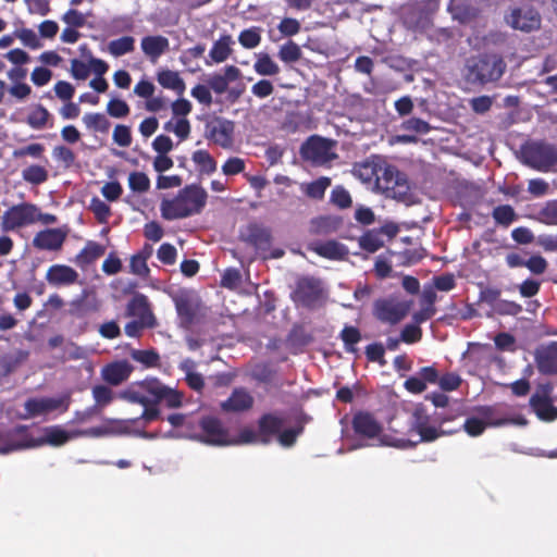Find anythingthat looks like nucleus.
<instances>
[{"label": "nucleus", "mask_w": 557, "mask_h": 557, "mask_svg": "<svg viewBox=\"0 0 557 557\" xmlns=\"http://www.w3.org/2000/svg\"><path fill=\"white\" fill-rule=\"evenodd\" d=\"M208 194L197 184L186 185L173 199H163L160 205L164 220L173 221L199 214L207 203Z\"/></svg>", "instance_id": "f257e3e1"}, {"label": "nucleus", "mask_w": 557, "mask_h": 557, "mask_svg": "<svg viewBox=\"0 0 557 557\" xmlns=\"http://www.w3.org/2000/svg\"><path fill=\"white\" fill-rule=\"evenodd\" d=\"M351 429L359 440H379L383 446L395 448H412L416 443L407 438H397L383 433V425L374 413L367 410H358L352 414Z\"/></svg>", "instance_id": "f03ea898"}, {"label": "nucleus", "mask_w": 557, "mask_h": 557, "mask_svg": "<svg viewBox=\"0 0 557 557\" xmlns=\"http://www.w3.org/2000/svg\"><path fill=\"white\" fill-rule=\"evenodd\" d=\"M506 70V63L497 54H481L472 57L467 62V81L484 85L498 81Z\"/></svg>", "instance_id": "7ed1b4c3"}, {"label": "nucleus", "mask_w": 557, "mask_h": 557, "mask_svg": "<svg viewBox=\"0 0 557 557\" xmlns=\"http://www.w3.org/2000/svg\"><path fill=\"white\" fill-rule=\"evenodd\" d=\"M523 163L540 172H549L557 165V146L535 140L521 147Z\"/></svg>", "instance_id": "20e7f679"}, {"label": "nucleus", "mask_w": 557, "mask_h": 557, "mask_svg": "<svg viewBox=\"0 0 557 557\" xmlns=\"http://www.w3.org/2000/svg\"><path fill=\"white\" fill-rule=\"evenodd\" d=\"M120 397L128 403L144 406L141 414L135 418L139 419V428L145 429L148 423L160 418L158 403H154L153 397L144 391L141 381L132 383L120 394Z\"/></svg>", "instance_id": "39448f33"}, {"label": "nucleus", "mask_w": 557, "mask_h": 557, "mask_svg": "<svg viewBox=\"0 0 557 557\" xmlns=\"http://www.w3.org/2000/svg\"><path fill=\"white\" fill-rule=\"evenodd\" d=\"M377 190L387 198L407 200L410 194V184L405 173L395 165L386 163L385 170L379 178Z\"/></svg>", "instance_id": "423d86ee"}, {"label": "nucleus", "mask_w": 557, "mask_h": 557, "mask_svg": "<svg viewBox=\"0 0 557 557\" xmlns=\"http://www.w3.org/2000/svg\"><path fill=\"white\" fill-rule=\"evenodd\" d=\"M334 146V140L313 135L301 145L300 156L314 165H324L337 158Z\"/></svg>", "instance_id": "0eeeda50"}, {"label": "nucleus", "mask_w": 557, "mask_h": 557, "mask_svg": "<svg viewBox=\"0 0 557 557\" xmlns=\"http://www.w3.org/2000/svg\"><path fill=\"white\" fill-rule=\"evenodd\" d=\"M200 433L191 434L189 438L214 446L233 444L230 434L222 421L212 416H205L199 420Z\"/></svg>", "instance_id": "6e6552de"}, {"label": "nucleus", "mask_w": 557, "mask_h": 557, "mask_svg": "<svg viewBox=\"0 0 557 557\" xmlns=\"http://www.w3.org/2000/svg\"><path fill=\"white\" fill-rule=\"evenodd\" d=\"M38 220V207L30 202L14 205L3 212L1 228L3 232L32 225Z\"/></svg>", "instance_id": "1a4fd4ad"}, {"label": "nucleus", "mask_w": 557, "mask_h": 557, "mask_svg": "<svg viewBox=\"0 0 557 557\" xmlns=\"http://www.w3.org/2000/svg\"><path fill=\"white\" fill-rule=\"evenodd\" d=\"M2 434L4 455L28 448L40 447V442L32 435L30 426L28 425L17 424L3 431Z\"/></svg>", "instance_id": "9d476101"}, {"label": "nucleus", "mask_w": 557, "mask_h": 557, "mask_svg": "<svg viewBox=\"0 0 557 557\" xmlns=\"http://www.w3.org/2000/svg\"><path fill=\"white\" fill-rule=\"evenodd\" d=\"M410 306L411 302L406 300L379 299L374 304V315L379 321L394 325L409 313Z\"/></svg>", "instance_id": "9b49d317"}, {"label": "nucleus", "mask_w": 557, "mask_h": 557, "mask_svg": "<svg viewBox=\"0 0 557 557\" xmlns=\"http://www.w3.org/2000/svg\"><path fill=\"white\" fill-rule=\"evenodd\" d=\"M144 391L153 397V401L164 403L169 408H178L183 404V394L164 385L156 377H147L141 381Z\"/></svg>", "instance_id": "f8f14e48"}, {"label": "nucleus", "mask_w": 557, "mask_h": 557, "mask_svg": "<svg viewBox=\"0 0 557 557\" xmlns=\"http://www.w3.org/2000/svg\"><path fill=\"white\" fill-rule=\"evenodd\" d=\"M506 23L513 29L530 33L540 28L541 15L530 5L511 8L505 15Z\"/></svg>", "instance_id": "ddd939ff"}, {"label": "nucleus", "mask_w": 557, "mask_h": 557, "mask_svg": "<svg viewBox=\"0 0 557 557\" xmlns=\"http://www.w3.org/2000/svg\"><path fill=\"white\" fill-rule=\"evenodd\" d=\"M323 296V289L319 280L313 277H302L293 292V300L306 308H314Z\"/></svg>", "instance_id": "4468645a"}, {"label": "nucleus", "mask_w": 557, "mask_h": 557, "mask_svg": "<svg viewBox=\"0 0 557 557\" xmlns=\"http://www.w3.org/2000/svg\"><path fill=\"white\" fill-rule=\"evenodd\" d=\"M386 161L381 157L372 156L367 160L354 165V175L366 184H373L377 189L379 178L385 170Z\"/></svg>", "instance_id": "2eb2a0df"}, {"label": "nucleus", "mask_w": 557, "mask_h": 557, "mask_svg": "<svg viewBox=\"0 0 557 557\" xmlns=\"http://www.w3.org/2000/svg\"><path fill=\"white\" fill-rule=\"evenodd\" d=\"M534 361L541 374L557 375V341L536 347Z\"/></svg>", "instance_id": "dca6fc26"}, {"label": "nucleus", "mask_w": 557, "mask_h": 557, "mask_svg": "<svg viewBox=\"0 0 557 557\" xmlns=\"http://www.w3.org/2000/svg\"><path fill=\"white\" fill-rule=\"evenodd\" d=\"M127 315L135 317L137 321L146 325L148 329L157 326V319L151 310L148 297L137 293L127 304Z\"/></svg>", "instance_id": "f3484780"}, {"label": "nucleus", "mask_w": 557, "mask_h": 557, "mask_svg": "<svg viewBox=\"0 0 557 557\" xmlns=\"http://www.w3.org/2000/svg\"><path fill=\"white\" fill-rule=\"evenodd\" d=\"M234 123L225 119H216L206 125V137L222 148L233 145Z\"/></svg>", "instance_id": "a211bd4d"}, {"label": "nucleus", "mask_w": 557, "mask_h": 557, "mask_svg": "<svg viewBox=\"0 0 557 557\" xmlns=\"http://www.w3.org/2000/svg\"><path fill=\"white\" fill-rule=\"evenodd\" d=\"M110 435H134L146 440L156 438L157 435L139 428V419H110L108 418Z\"/></svg>", "instance_id": "6ab92c4d"}, {"label": "nucleus", "mask_w": 557, "mask_h": 557, "mask_svg": "<svg viewBox=\"0 0 557 557\" xmlns=\"http://www.w3.org/2000/svg\"><path fill=\"white\" fill-rule=\"evenodd\" d=\"M175 309L182 327L189 330L198 313V304L186 293L174 298Z\"/></svg>", "instance_id": "aec40b11"}, {"label": "nucleus", "mask_w": 557, "mask_h": 557, "mask_svg": "<svg viewBox=\"0 0 557 557\" xmlns=\"http://www.w3.org/2000/svg\"><path fill=\"white\" fill-rule=\"evenodd\" d=\"M307 249L329 260H343L348 255V248L334 239L309 243Z\"/></svg>", "instance_id": "412c9836"}, {"label": "nucleus", "mask_w": 557, "mask_h": 557, "mask_svg": "<svg viewBox=\"0 0 557 557\" xmlns=\"http://www.w3.org/2000/svg\"><path fill=\"white\" fill-rule=\"evenodd\" d=\"M66 233L61 228H47L38 232L34 239L33 246L39 250H59L65 242Z\"/></svg>", "instance_id": "4be33fe9"}, {"label": "nucleus", "mask_w": 557, "mask_h": 557, "mask_svg": "<svg viewBox=\"0 0 557 557\" xmlns=\"http://www.w3.org/2000/svg\"><path fill=\"white\" fill-rule=\"evenodd\" d=\"M100 309V301L92 294L83 292L81 296L70 302L69 314L77 319H84L88 315L98 312Z\"/></svg>", "instance_id": "5701e85b"}, {"label": "nucleus", "mask_w": 557, "mask_h": 557, "mask_svg": "<svg viewBox=\"0 0 557 557\" xmlns=\"http://www.w3.org/2000/svg\"><path fill=\"white\" fill-rule=\"evenodd\" d=\"M284 425V419L276 413H263L258 420L259 442L269 444Z\"/></svg>", "instance_id": "b1692460"}, {"label": "nucleus", "mask_w": 557, "mask_h": 557, "mask_svg": "<svg viewBox=\"0 0 557 557\" xmlns=\"http://www.w3.org/2000/svg\"><path fill=\"white\" fill-rule=\"evenodd\" d=\"M403 18L405 25L412 30L423 32L432 24L430 12L418 4L407 7Z\"/></svg>", "instance_id": "393cba45"}, {"label": "nucleus", "mask_w": 557, "mask_h": 557, "mask_svg": "<svg viewBox=\"0 0 557 557\" xmlns=\"http://www.w3.org/2000/svg\"><path fill=\"white\" fill-rule=\"evenodd\" d=\"M253 397L244 387L235 388L230 397L221 403V409L225 412H244L253 406Z\"/></svg>", "instance_id": "a878e982"}, {"label": "nucleus", "mask_w": 557, "mask_h": 557, "mask_svg": "<svg viewBox=\"0 0 557 557\" xmlns=\"http://www.w3.org/2000/svg\"><path fill=\"white\" fill-rule=\"evenodd\" d=\"M46 281L52 286H69L78 281V273L70 265L53 264L47 270Z\"/></svg>", "instance_id": "bb28decb"}, {"label": "nucleus", "mask_w": 557, "mask_h": 557, "mask_svg": "<svg viewBox=\"0 0 557 557\" xmlns=\"http://www.w3.org/2000/svg\"><path fill=\"white\" fill-rule=\"evenodd\" d=\"M343 225V219L334 214L319 215L310 221L309 232L312 235L325 236L336 233Z\"/></svg>", "instance_id": "cd10ccee"}, {"label": "nucleus", "mask_w": 557, "mask_h": 557, "mask_svg": "<svg viewBox=\"0 0 557 557\" xmlns=\"http://www.w3.org/2000/svg\"><path fill=\"white\" fill-rule=\"evenodd\" d=\"M133 372V367L126 360L115 361L103 367L102 379L113 385H120L126 381Z\"/></svg>", "instance_id": "c85d7f7f"}, {"label": "nucleus", "mask_w": 557, "mask_h": 557, "mask_svg": "<svg viewBox=\"0 0 557 557\" xmlns=\"http://www.w3.org/2000/svg\"><path fill=\"white\" fill-rule=\"evenodd\" d=\"M141 50L151 61L158 60L169 50V39L162 35L146 36L140 42Z\"/></svg>", "instance_id": "c756f323"}, {"label": "nucleus", "mask_w": 557, "mask_h": 557, "mask_svg": "<svg viewBox=\"0 0 557 557\" xmlns=\"http://www.w3.org/2000/svg\"><path fill=\"white\" fill-rule=\"evenodd\" d=\"M44 433L45 435L42 437L37 438V441L40 442V446L45 444L51 446H62L69 441L77 438V435H75V430L66 431L60 425L47 426L44 429Z\"/></svg>", "instance_id": "7c9ffc66"}, {"label": "nucleus", "mask_w": 557, "mask_h": 557, "mask_svg": "<svg viewBox=\"0 0 557 557\" xmlns=\"http://www.w3.org/2000/svg\"><path fill=\"white\" fill-rule=\"evenodd\" d=\"M530 405L536 416L544 421H554L557 419V408L553 405L547 395L534 394L530 398Z\"/></svg>", "instance_id": "2f4dec72"}, {"label": "nucleus", "mask_w": 557, "mask_h": 557, "mask_svg": "<svg viewBox=\"0 0 557 557\" xmlns=\"http://www.w3.org/2000/svg\"><path fill=\"white\" fill-rule=\"evenodd\" d=\"M400 128L403 131L410 132L411 134L400 135L398 137L399 141L411 144L417 143V134H428L431 131V125L420 117H410L403 121Z\"/></svg>", "instance_id": "473e14b6"}, {"label": "nucleus", "mask_w": 557, "mask_h": 557, "mask_svg": "<svg viewBox=\"0 0 557 557\" xmlns=\"http://www.w3.org/2000/svg\"><path fill=\"white\" fill-rule=\"evenodd\" d=\"M247 243L260 250H267L271 246L272 235L270 230L258 224H250L247 227Z\"/></svg>", "instance_id": "72a5a7b5"}, {"label": "nucleus", "mask_w": 557, "mask_h": 557, "mask_svg": "<svg viewBox=\"0 0 557 557\" xmlns=\"http://www.w3.org/2000/svg\"><path fill=\"white\" fill-rule=\"evenodd\" d=\"M234 40L231 35H221L212 45L209 57L214 63H222L228 59L232 53V45Z\"/></svg>", "instance_id": "f704fd0d"}, {"label": "nucleus", "mask_w": 557, "mask_h": 557, "mask_svg": "<svg viewBox=\"0 0 557 557\" xmlns=\"http://www.w3.org/2000/svg\"><path fill=\"white\" fill-rule=\"evenodd\" d=\"M330 186L331 178L327 176H320L319 178L312 182L301 183L300 190L310 199L322 200L324 198L326 189Z\"/></svg>", "instance_id": "c9c22d12"}, {"label": "nucleus", "mask_w": 557, "mask_h": 557, "mask_svg": "<svg viewBox=\"0 0 557 557\" xmlns=\"http://www.w3.org/2000/svg\"><path fill=\"white\" fill-rule=\"evenodd\" d=\"M104 252L106 248L102 245L89 240L86 246L76 255L75 263L79 267L88 265L103 256Z\"/></svg>", "instance_id": "e433bc0d"}, {"label": "nucleus", "mask_w": 557, "mask_h": 557, "mask_svg": "<svg viewBox=\"0 0 557 557\" xmlns=\"http://www.w3.org/2000/svg\"><path fill=\"white\" fill-rule=\"evenodd\" d=\"M158 83L166 89L182 95L185 90V83L177 72L171 70H161L157 74Z\"/></svg>", "instance_id": "4c0bfd02"}, {"label": "nucleus", "mask_w": 557, "mask_h": 557, "mask_svg": "<svg viewBox=\"0 0 557 557\" xmlns=\"http://www.w3.org/2000/svg\"><path fill=\"white\" fill-rule=\"evenodd\" d=\"M26 357L27 352L23 351L0 355V379L7 377L13 373Z\"/></svg>", "instance_id": "58836bf2"}, {"label": "nucleus", "mask_w": 557, "mask_h": 557, "mask_svg": "<svg viewBox=\"0 0 557 557\" xmlns=\"http://www.w3.org/2000/svg\"><path fill=\"white\" fill-rule=\"evenodd\" d=\"M359 246L367 252L373 253L384 246V238L376 228L368 230L360 236Z\"/></svg>", "instance_id": "ea45409f"}, {"label": "nucleus", "mask_w": 557, "mask_h": 557, "mask_svg": "<svg viewBox=\"0 0 557 557\" xmlns=\"http://www.w3.org/2000/svg\"><path fill=\"white\" fill-rule=\"evenodd\" d=\"M135 49V38L132 36H122L117 39L111 40L108 44V52L117 58L133 52Z\"/></svg>", "instance_id": "a19ab883"}, {"label": "nucleus", "mask_w": 557, "mask_h": 557, "mask_svg": "<svg viewBox=\"0 0 557 557\" xmlns=\"http://www.w3.org/2000/svg\"><path fill=\"white\" fill-rule=\"evenodd\" d=\"M339 338L343 341L347 352L356 354L358 351L356 345L361 341V332L356 326L346 325L341 331Z\"/></svg>", "instance_id": "79ce46f5"}, {"label": "nucleus", "mask_w": 557, "mask_h": 557, "mask_svg": "<svg viewBox=\"0 0 557 557\" xmlns=\"http://www.w3.org/2000/svg\"><path fill=\"white\" fill-rule=\"evenodd\" d=\"M50 112L42 106L36 104L26 117V123L34 129H42L47 126Z\"/></svg>", "instance_id": "37998d69"}, {"label": "nucleus", "mask_w": 557, "mask_h": 557, "mask_svg": "<svg viewBox=\"0 0 557 557\" xmlns=\"http://www.w3.org/2000/svg\"><path fill=\"white\" fill-rule=\"evenodd\" d=\"M191 160L203 174H212L216 171V161L207 150H196L191 156Z\"/></svg>", "instance_id": "c03bdc74"}, {"label": "nucleus", "mask_w": 557, "mask_h": 557, "mask_svg": "<svg viewBox=\"0 0 557 557\" xmlns=\"http://www.w3.org/2000/svg\"><path fill=\"white\" fill-rule=\"evenodd\" d=\"M86 127L95 132L108 133L111 126L110 121L103 113H86L83 116Z\"/></svg>", "instance_id": "a18cd8bd"}, {"label": "nucleus", "mask_w": 557, "mask_h": 557, "mask_svg": "<svg viewBox=\"0 0 557 557\" xmlns=\"http://www.w3.org/2000/svg\"><path fill=\"white\" fill-rule=\"evenodd\" d=\"M255 71L262 76H273L280 73L278 65L271 59L268 53H261L255 65Z\"/></svg>", "instance_id": "49530a36"}, {"label": "nucleus", "mask_w": 557, "mask_h": 557, "mask_svg": "<svg viewBox=\"0 0 557 557\" xmlns=\"http://www.w3.org/2000/svg\"><path fill=\"white\" fill-rule=\"evenodd\" d=\"M25 182L33 185H40L48 180V171L38 164H32L22 171Z\"/></svg>", "instance_id": "de8ad7c7"}, {"label": "nucleus", "mask_w": 557, "mask_h": 557, "mask_svg": "<svg viewBox=\"0 0 557 557\" xmlns=\"http://www.w3.org/2000/svg\"><path fill=\"white\" fill-rule=\"evenodd\" d=\"M475 410L481 420L486 423V426H498L507 422L505 418L498 414L497 408L494 406H480Z\"/></svg>", "instance_id": "09e8293b"}, {"label": "nucleus", "mask_w": 557, "mask_h": 557, "mask_svg": "<svg viewBox=\"0 0 557 557\" xmlns=\"http://www.w3.org/2000/svg\"><path fill=\"white\" fill-rule=\"evenodd\" d=\"M277 55L285 63H294L301 59L302 52L296 42L288 40L280 47Z\"/></svg>", "instance_id": "8fccbe9b"}, {"label": "nucleus", "mask_w": 557, "mask_h": 557, "mask_svg": "<svg viewBox=\"0 0 557 557\" xmlns=\"http://www.w3.org/2000/svg\"><path fill=\"white\" fill-rule=\"evenodd\" d=\"M150 256V251H140L132 256L129 261L131 272L135 275L146 277L149 274V268L147 265V259Z\"/></svg>", "instance_id": "3c124183"}, {"label": "nucleus", "mask_w": 557, "mask_h": 557, "mask_svg": "<svg viewBox=\"0 0 557 557\" xmlns=\"http://www.w3.org/2000/svg\"><path fill=\"white\" fill-rule=\"evenodd\" d=\"M493 219L499 225L509 226L516 219L517 214L509 205H500L494 208L492 212Z\"/></svg>", "instance_id": "603ef678"}, {"label": "nucleus", "mask_w": 557, "mask_h": 557, "mask_svg": "<svg viewBox=\"0 0 557 557\" xmlns=\"http://www.w3.org/2000/svg\"><path fill=\"white\" fill-rule=\"evenodd\" d=\"M430 414L422 404L414 407L411 414V431L418 432L421 429L430 425Z\"/></svg>", "instance_id": "864d4df0"}, {"label": "nucleus", "mask_w": 557, "mask_h": 557, "mask_svg": "<svg viewBox=\"0 0 557 557\" xmlns=\"http://www.w3.org/2000/svg\"><path fill=\"white\" fill-rule=\"evenodd\" d=\"M91 393L95 399L94 406H98L100 411L113 400V392L106 385H95Z\"/></svg>", "instance_id": "5fc2aeb1"}, {"label": "nucleus", "mask_w": 557, "mask_h": 557, "mask_svg": "<svg viewBox=\"0 0 557 557\" xmlns=\"http://www.w3.org/2000/svg\"><path fill=\"white\" fill-rule=\"evenodd\" d=\"M238 41L246 49L256 48L261 41L260 29L258 27H251L242 30L238 36Z\"/></svg>", "instance_id": "6e6d98bb"}, {"label": "nucleus", "mask_w": 557, "mask_h": 557, "mask_svg": "<svg viewBox=\"0 0 557 557\" xmlns=\"http://www.w3.org/2000/svg\"><path fill=\"white\" fill-rule=\"evenodd\" d=\"M52 156L58 162L62 163L65 169L72 168L76 160L74 151L63 145L55 146L52 150Z\"/></svg>", "instance_id": "4d7b16f0"}, {"label": "nucleus", "mask_w": 557, "mask_h": 557, "mask_svg": "<svg viewBox=\"0 0 557 557\" xmlns=\"http://www.w3.org/2000/svg\"><path fill=\"white\" fill-rule=\"evenodd\" d=\"M128 186L135 193H146L150 188V180L144 172H132L128 176Z\"/></svg>", "instance_id": "13d9d810"}, {"label": "nucleus", "mask_w": 557, "mask_h": 557, "mask_svg": "<svg viewBox=\"0 0 557 557\" xmlns=\"http://www.w3.org/2000/svg\"><path fill=\"white\" fill-rule=\"evenodd\" d=\"M89 209L95 214V218L99 223H107L109 216L111 215L110 207L98 197L91 198Z\"/></svg>", "instance_id": "bf43d9fd"}, {"label": "nucleus", "mask_w": 557, "mask_h": 557, "mask_svg": "<svg viewBox=\"0 0 557 557\" xmlns=\"http://www.w3.org/2000/svg\"><path fill=\"white\" fill-rule=\"evenodd\" d=\"M14 36L18 38L25 47L33 50L39 49L42 45L37 34L30 28H20L14 32Z\"/></svg>", "instance_id": "052dcab7"}, {"label": "nucleus", "mask_w": 557, "mask_h": 557, "mask_svg": "<svg viewBox=\"0 0 557 557\" xmlns=\"http://www.w3.org/2000/svg\"><path fill=\"white\" fill-rule=\"evenodd\" d=\"M131 356L135 361L140 362L148 368L156 367L160 359L159 354L153 349L133 350Z\"/></svg>", "instance_id": "680f3d73"}, {"label": "nucleus", "mask_w": 557, "mask_h": 557, "mask_svg": "<svg viewBox=\"0 0 557 557\" xmlns=\"http://www.w3.org/2000/svg\"><path fill=\"white\" fill-rule=\"evenodd\" d=\"M45 146L42 144H30L25 147L17 148L13 151L12 156L14 159H21L29 156L35 159H40L44 156Z\"/></svg>", "instance_id": "e2e57ef3"}, {"label": "nucleus", "mask_w": 557, "mask_h": 557, "mask_svg": "<svg viewBox=\"0 0 557 557\" xmlns=\"http://www.w3.org/2000/svg\"><path fill=\"white\" fill-rule=\"evenodd\" d=\"M331 202L341 209L349 208L352 203L350 194L343 186H336L331 193Z\"/></svg>", "instance_id": "0e129e2a"}, {"label": "nucleus", "mask_w": 557, "mask_h": 557, "mask_svg": "<svg viewBox=\"0 0 557 557\" xmlns=\"http://www.w3.org/2000/svg\"><path fill=\"white\" fill-rule=\"evenodd\" d=\"M129 111V106L122 99H111L107 104L108 114L115 119L127 116Z\"/></svg>", "instance_id": "69168bd1"}, {"label": "nucleus", "mask_w": 557, "mask_h": 557, "mask_svg": "<svg viewBox=\"0 0 557 557\" xmlns=\"http://www.w3.org/2000/svg\"><path fill=\"white\" fill-rule=\"evenodd\" d=\"M246 169V162L239 157L228 158L222 165V172L224 175L233 176L243 173Z\"/></svg>", "instance_id": "338daca9"}, {"label": "nucleus", "mask_w": 557, "mask_h": 557, "mask_svg": "<svg viewBox=\"0 0 557 557\" xmlns=\"http://www.w3.org/2000/svg\"><path fill=\"white\" fill-rule=\"evenodd\" d=\"M113 141L119 145L120 147H128L132 144V133L131 128L123 124H117L114 127L113 135H112Z\"/></svg>", "instance_id": "774afa93"}]
</instances>
